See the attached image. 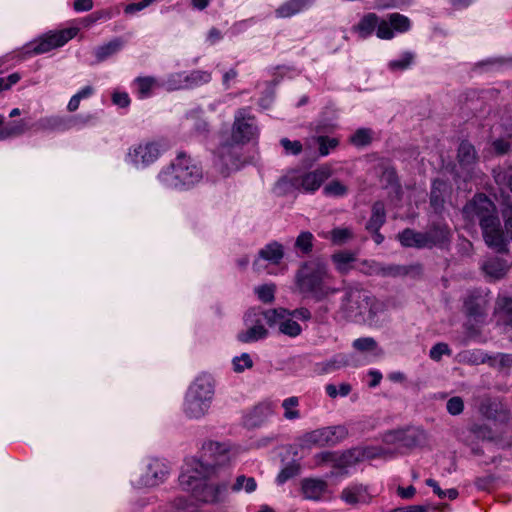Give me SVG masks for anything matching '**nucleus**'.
<instances>
[{
	"mask_svg": "<svg viewBox=\"0 0 512 512\" xmlns=\"http://www.w3.org/2000/svg\"><path fill=\"white\" fill-rule=\"evenodd\" d=\"M229 462L226 449L217 442H210L204 447L202 460L191 459L185 463L179 476L180 486L186 491H191L203 502H216L226 490L227 483L213 485L206 484L205 481L217 475L218 467Z\"/></svg>",
	"mask_w": 512,
	"mask_h": 512,
	"instance_id": "obj_1",
	"label": "nucleus"
},
{
	"mask_svg": "<svg viewBox=\"0 0 512 512\" xmlns=\"http://www.w3.org/2000/svg\"><path fill=\"white\" fill-rule=\"evenodd\" d=\"M463 214L470 221L478 220L482 228L486 244L497 251H510L503 232L500 229V222L496 215V208L493 202L485 195H476L463 208Z\"/></svg>",
	"mask_w": 512,
	"mask_h": 512,
	"instance_id": "obj_2",
	"label": "nucleus"
},
{
	"mask_svg": "<svg viewBox=\"0 0 512 512\" xmlns=\"http://www.w3.org/2000/svg\"><path fill=\"white\" fill-rule=\"evenodd\" d=\"M382 310V304L359 285H348L340 305L343 316L351 321H368Z\"/></svg>",
	"mask_w": 512,
	"mask_h": 512,
	"instance_id": "obj_3",
	"label": "nucleus"
},
{
	"mask_svg": "<svg viewBox=\"0 0 512 512\" xmlns=\"http://www.w3.org/2000/svg\"><path fill=\"white\" fill-rule=\"evenodd\" d=\"M202 177V169L190 157L183 154H180L158 175L159 181L168 188H188L200 182Z\"/></svg>",
	"mask_w": 512,
	"mask_h": 512,
	"instance_id": "obj_4",
	"label": "nucleus"
},
{
	"mask_svg": "<svg viewBox=\"0 0 512 512\" xmlns=\"http://www.w3.org/2000/svg\"><path fill=\"white\" fill-rule=\"evenodd\" d=\"M214 385L210 377L200 376L189 387L186 401L185 413L190 418L204 416L212 402Z\"/></svg>",
	"mask_w": 512,
	"mask_h": 512,
	"instance_id": "obj_5",
	"label": "nucleus"
},
{
	"mask_svg": "<svg viewBox=\"0 0 512 512\" xmlns=\"http://www.w3.org/2000/svg\"><path fill=\"white\" fill-rule=\"evenodd\" d=\"M328 177L329 171L326 169H317L308 173L292 171L276 183L275 191L279 195L287 194L294 190L314 192Z\"/></svg>",
	"mask_w": 512,
	"mask_h": 512,
	"instance_id": "obj_6",
	"label": "nucleus"
},
{
	"mask_svg": "<svg viewBox=\"0 0 512 512\" xmlns=\"http://www.w3.org/2000/svg\"><path fill=\"white\" fill-rule=\"evenodd\" d=\"M259 137V128L255 117L248 109H238L234 114L230 142L243 146L255 142Z\"/></svg>",
	"mask_w": 512,
	"mask_h": 512,
	"instance_id": "obj_7",
	"label": "nucleus"
},
{
	"mask_svg": "<svg viewBox=\"0 0 512 512\" xmlns=\"http://www.w3.org/2000/svg\"><path fill=\"white\" fill-rule=\"evenodd\" d=\"M269 318L268 310L256 308L248 310L244 316L246 330L238 334V340L243 343H250L264 339L268 335L264 323L269 325Z\"/></svg>",
	"mask_w": 512,
	"mask_h": 512,
	"instance_id": "obj_8",
	"label": "nucleus"
},
{
	"mask_svg": "<svg viewBox=\"0 0 512 512\" xmlns=\"http://www.w3.org/2000/svg\"><path fill=\"white\" fill-rule=\"evenodd\" d=\"M78 31V28L73 27L46 33L39 39L28 44L25 53L29 55L47 53L66 44L69 40L77 35Z\"/></svg>",
	"mask_w": 512,
	"mask_h": 512,
	"instance_id": "obj_9",
	"label": "nucleus"
},
{
	"mask_svg": "<svg viewBox=\"0 0 512 512\" xmlns=\"http://www.w3.org/2000/svg\"><path fill=\"white\" fill-rule=\"evenodd\" d=\"M323 279H332L327 265L321 260H312L298 270L296 285L301 292L308 293L314 285Z\"/></svg>",
	"mask_w": 512,
	"mask_h": 512,
	"instance_id": "obj_10",
	"label": "nucleus"
},
{
	"mask_svg": "<svg viewBox=\"0 0 512 512\" xmlns=\"http://www.w3.org/2000/svg\"><path fill=\"white\" fill-rule=\"evenodd\" d=\"M215 166L223 176L237 171L242 166L238 145L225 142L220 145L215 160Z\"/></svg>",
	"mask_w": 512,
	"mask_h": 512,
	"instance_id": "obj_11",
	"label": "nucleus"
},
{
	"mask_svg": "<svg viewBox=\"0 0 512 512\" xmlns=\"http://www.w3.org/2000/svg\"><path fill=\"white\" fill-rule=\"evenodd\" d=\"M269 326H278L279 332L289 337H297L302 328L285 308L268 309Z\"/></svg>",
	"mask_w": 512,
	"mask_h": 512,
	"instance_id": "obj_12",
	"label": "nucleus"
},
{
	"mask_svg": "<svg viewBox=\"0 0 512 512\" xmlns=\"http://www.w3.org/2000/svg\"><path fill=\"white\" fill-rule=\"evenodd\" d=\"M167 473L166 464L158 459H153L147 464L139 479L135 482V486L138 488L158 486L164 481Z\"/></svg>",
	"mask_w": 512,
	"mask_h": 512,
	"instance_id": "obj_13",
	"label": "nucleus"
},
{
	"mask_svg": "<svg viewBox=\"0 0 512 512\" xmlns=\"http://www.w3.org/2000/svg\"><path fill=\"white\" fill-rule=\"evenodd\" d=\"M160 155L159 146L154 142H142L129 149L128 160L136 166H147Z\"/></svg>",
	"mask_w": 512,
	"mask_h": 512,
	"instance_id": "obj_14",
	"label": "nucleus"
},
{
	"mask_svg": "<svg viewBox=\"0 0 512 512\" xmlns=\"http://www.w3.org/2000/svg\"><path fill=\"white\" fill-rule=\"evenodd\" d=\"M373 495L369 487L363 484H351L345 487L340 494V499L349 506L358 507L367 505L372 501Z\"/></svg>",
	"mask_w": 512,
	"mask_h": 512,
	"instance_id": "obj_15",
	"label": "nucleus"
},
{
	"mask_svg": "<svg viewBox=\"0 0 512 512\" xmlns=\"http://www.w3.org/2000/svg\"><path fill=\"white\" fill-rule=\"evenodd\" d=\"M284 256L283 247L277 242L267 244L258 253V258L253 262V270L257 273L267 269L266 262L270 264H278Z\"/></svg>",
	"mask_w": 512,
	"mask_h": 512,
	"instance_id": "obj_16",
	"label": "nucleus"
},
{
	"mask_svg": "<svg viewBox=\"0 0 512 512\" xmlns=\"http://www.w3.org/2000/svg\"><path fill=\"white\" fill-rule=\"evenodd\" d=\"M300 441L304 448L334 444L336 442L335 429L326 427L308 432L302 436Z\"/></svg>",
	"mask_w": 512,
	"mask_h": 512,
	"instance_id": "obj_17",
	"label": "nucleus"
},
{
	"mask_svg": "<svg viewBox=\"0 0 512 512\" xmlns=\"http://www.w3.org/2000/svg\"><path fill=\"white\" fill-rule=\"evenodd\" d=\"M426 440V434L422 430H411L407 432L397 431L386 434L387 443L400 442L403 446L413 447L422 444Z\"/></svg>",
	"mask_w": 512,
	"mask_h": 512,
	"instance_id": "obj_18",
	"label": "nucleus"
},
{
	"mask_svg": "<svg viewBox=\"0 0 512 512\" xmlns=\"http://www.w3.org/2000/svg\"><path fill=\"white\" fill-rule=\"evenodd\" d=\"M327 482L318 478H305L301 481V491L305 499L320 500L327 492Z\"/></svg>",
	"mask_w": 512,
	"mask_h": 512,
	"instance_id": "obj_19",
	"label": "nucleus"
},
{
	"mask_svg": "<svg viewBox=\"0 0 512 512\" xmlns=\"http://www.w3.org/2000/svg\"><path fill=\"white\" fill-rule=\"evenodd\" d=\"M312 1L313 0H288L276 9V16L279 18L291 17L308 7Z\"/></svg>",
	"mask_w": 512,
	"mask_h": 512,
	"instance_id": "obj_20",
	"label": "nucleus"
},
{
	"mask_svg": "<svg viewBox=\"0 0 512 512\" xmlns=\"http://www.w3.org/2000/svg\"><path fill=\"white\" fill-rule=\"evenodd\" d=\"M336 270L341 274H347L356 260V255L352 252L340 251L334 253L331 257Z\"/></svg>",
	"mask_w": 512,
	"mask_h": 512,
	"instance_id": "obj_21",
	"label": "nucleus"
},
{
	"mask_svg": "<svg viewBox=\"0 0 512 512\" xmlns=\"http://www.w3.org/2000/svg\"><path fill=\"white\" fill-rule=\"evenodd\" d=\"M337 292L338 289L331 284V279H323L314 285L308 293L311 294L315 300L323 301L329 299Z\"/></svg>",
	"mask_w": 512,
	"mask_h": 512,
	"instance_id": "obj_22",
	"label": "nucleus"
},
{
	"mask_svg": "<svg viewBox=\"0 0 512 512\" xmlns=\"http://www.w3.org/2000/svg\"><path fill=\"white\" fill-rule=\"evenodd\" d=\"M337 292L338 289L331 284V279H323L314 285L308 293L311 294L315 300L323 301L329 299Z\"/></svg>",
	"mask_w": 512,
	"mask_h": 512,
	"instance_id": "obj_23",
	"label": "nucleus"
},
{
	"mask_svg": "<svg viewBox=\"0 0 512 512\" xmlns=\"http://www.w3.org/2000/svg\"><path fill=\"white\" fill-rule=\"evenodd\" d=\"M337 292L338 289L331 284V279H323L314 285L308 293L311 294L315 300L323 301L329 299Z\"/></svg>",
	"mask_w": 512,
	"mask_h": 512,
	"instance_id": "obj_24",
	"label": "nucleus"
},
{
	"mask_svg": "<svg viewBox=\"0 0 512 512\" xmlns=\"http://www.w3.org/2000/svg\"><path fill=\"white\" fill-rule=\"evenodd\" d=\"M398 239L403 246L407 247H424L429 243V239L426 235L417 233L411 229H406L400 233Z\"/></svg>",
	"mask_w": 512,
	"mask_h": 512,
	"instance_id": "obj_25",
	"label": "nucleus"
},
{
	"mask_svg": "<svg viewBox=\"0 0 512 512\" xmlns=\"http://www.w3.org/2000/svg\"><path fill=\"white\" fill-rule=\"evenodd\" d=\"M323 237L329 239L334 245H343L353 239L354 233L351 228L337 227L324 234Z\"/></svg>",
	"mask_w": 512,
	"mask_h": 512,
	"instance_id": "obj_26",
	"label": "nucleus"
},
{
	"mask_svg": "<svg viewBox=\"0 0 512 512\" xmlns=\"http://www.w3.org/2000/svg\"><path fill=\"white\" fill-rule=\"evenodd\" d=\"M386 213L383 203L377 202L373 205L372 215L367 223V229L371 232L379 231L380 227L384 224Z\"/></svg>",
	"mask_w": 512,
	"mask_h": 512,
	"instance_id": "obj_27",
	"label": "nucleus"
},
{
	"mask_svg": "<svg viewBox=\"0 0 512 512\" xmlns=\"http://www.w3.org/2000/svg\"><path fill=\"white\" fill-rule=\"evenodd\" d=\"M184 79L186 89H192L210 82L211 74L207 71L194 70L190 73L184 72Z\"/></svg>",
	"mask_w": 512,
	"mask_h": 512,
	"instance_id": "obj_28",
	"label": "nucleus"
},
{
	"mask_svg": "<svg viewBox=\"0 0 512 512\" xmlns=\"http://www.w3.org/2000/svg\"><path fill=\"white\" fill-rule=\"evenodd\" d=\"M28 129L29 126L24 120L9 123L3 127V129H0V141L7 138L20 136L24 134Z\"/></svg>",
	"mask_w": 512,
	"mask_h": 512,
	"instance_id": "obj_29",
	"label": "nucleus"
},
{
	"mask_svg": "<svg viewBox=\"0 0 512 512\" xmlns=\"http://www.w3.org/2000/svg\"><path fill=\"white\" fill-rule=\"evenodd\" d=\"M274 412V405L271 401H264L256 405L251 411L254 424H260Z\"/></svg>",
	"mask_w": 512,
	"mask_h": 512,
	"instance_id": "obj_30",
	"label": "nucleus"
},
{
	"mask_svg": "<svg viewBox=\"0 0 512 512\" xmlns=\"http://www.w3.org/2000/svg\"><path fill=\"white\" fill-rule=\"evenodd\" d=\"M284 413L283 417L286 420H296L300 418V411L298 409L299 406V398L296 396H291L282 401L281 404Z\"/></svg>",
	"mask_w": 512,
	"mask_h": 512,
	"instance_id": "obj_31",
	"label": "nucleus"
},
{
	"mask_svg": "<svg viewBox=\"0 0 512 512\" xmlns=\"http://www.w3.org/2000/svg\"><path fill=\"white\" fill-rule=\"evenodd\" d=\"M483 270L490 277L499 279L505 275L507 265L499 259H491L484 263Z\"/></svg>",
	"mask_w": 512,
	"mask_h": 512,
	"instance_id": "obj_32",
	"label": "nucleus"
},
{
	"mask_svg": "<svg viewBox=\"0 0 512 512\" xmlns=\"http://www.w3.org/2000/svg\"><path fill=\"white\" fill-rule=\"evenodd\" d=\"M458 159L459 162L463 165L473 164L477 159L474 146L469 142H462L458 149Z\"/></svg>",
	"mask_w": 512,
	"mask_h": 512,
	"instance_id": "obj_33",
	"label": "nucleus"
},
{
	"mask_svg": "<svg viewBox=\"0 0 512 512\" xmlns=\"http://www.w3.org/2000/svg\"><path fill=\"white\" fill-rule=\"evenodd\" d=\"M122 46L123 41L117 38L103 46L98 47L95 51V55L99 61H103L107 57L119 51L122 48Z\"/></svg>",
	"mask_w": 512,
	"mask_h": 512,
	"instance_id": "obj_34",
	"label": "nucleus"
},
{
	"mask_svg": "<svg viewBox=\"0 0 512 512\" xmlns=\"http://www.w3.org/2000/svg\"><path fill=\"white\" fill-rule=\"evenodd\" d=\"M378 22V17L373 13H370L363 17V19L357 26V30L359 31L361 37L365 38L368 35H370L373 32V30L377 27Z\"/></svg>",
	"mask_w": 512,
	"mask_h": 512,
	"instance_id": "obj_35",
	"label": "nucleus"
},
{
	"mask_svg": "<svg viewBox=\"0 0 512 512\" xmlns=\"http://www.w3.org/2000/svg\"><path fill=\"white\" fill-rule=\"evenodd\" d=\"M348 192L347 186L339 180H332L323 188V193L329 197H341Z\"/></svg>",
	"mask_w": 512,
	"mask_h": 512,
	"instance_id": "obj_36",
	"label": "nucleus"
},
{
	"mask_svg": "<svg viewBox=\"0 0 512 512\" xmlns=\"http://www.w3.org/2000/svg\"><path fill=\"white\" fill-rule=\"evenodd\" d=\"M135 84L140 98H145L151 94L153 87L156 85V80L153 77H138Z\"/></svg>",
	"mask_w": 512,
	"mask_h": 512,
	"instance_id": "obj_37",
	"label": "nucleus"
},
{
	"mask_svg": "<svg viewBox=\"0 0 512 512\" xmlns=\"http://www.w3.org/2000/svg\"><path fill=\"white\" fill-rule=\"evenodd\" d=\"M372 136L373 132L370 129L361 128L351 136L350 141L357 147H363L370 144Z\"/></svg>",
	"mask_w": 512,
	"mask_h": 512,
	"instance_id": "obj_38",
	"label": "nucleus"
},
{
	"mask_svg": "<svg viewBox=\"0 0 512 512\" xmlns=\"http://www.w3.org/2000/svg\"><path fill=\"white\" fill-rule=\"evenodd\" d=\"M314 140L319 145V153L321 156L328 155L330 151L335 149L339 144L338 139L326 136H319L314 138Z\"/></svg>",
	"mask_w": 512,
	"mask_h": 512,
	"instance_id": "obj_39",
	"label": "nucleus"
},
{
	"mask_svg": "<svg viewBox=\"0 0 512 512\" xmlns=\"http://www.w3.org/2000/svg\"><path fill=\"white\" fill-rule=\"evenodd\" d=\"M257 487L256 481L252 477H245L243 475L238 476L235 483L232 486L234 492H239L244 489L247 493L255 491Z\"/></svg>",
	"mask_w": 512,
	"mask_h": 512,
	"instance_id": "obj_40",
	"label": "nucleus"
},
{
	"mask_svg": "<svg viewBox=\"0 0 512 512\" xmlns=\"http://www.w3.org/2000/svg\"><path fill=\"white\" fill-rule=\"evenodd\" d=\"M389 21L393 30L397 32H405L410 27L409 19L399 13H392L389 15Z\"/></svg>",
	"mask_w": 512,
	"mask_h": 512,
	"instance_id": "obj_41",
	"label": "nucleus"
},
{
	"mask_svg": "<svg viewBox=\"0 0 512 512\" xmlns=\"http://www.w3.org/2000/svg\"><path fill=\"white\" fill-rule=\"evenodd\" d=\"M275 289L274 284H264L257 286L254 291L262 302L271 303L274 300Z\"/></svg>",
	"mask_w": 512,
	"mask_h": 512,
	"instance_id": "obj_42",
	"label": "nucleus"
},
{
	"mask_svg": "<svg viewBox=\"0 0 512 512\" xmlns=\"http://www.w3.org/2000/svg\"><path fill=\"white\" fill-rule=\"evenodd\" d=\"M414 55L411 52H405L400 59L389 62L388 67L391 71H401L407 69L413 62Z\"/></svg>",
	"mask_w": 512,
	"mask_h": 512,
	"instance_id": "obj_43",
	"label": "nucleus"
},
{
	"mask_svg": "<svg viewBox=\"0 0 512 512\" xmlns=\"http://www.w3.org/2000/svg\"><path fill=\"white\" fill-rule=\"evenodd\" d=\"M62 124V119L57 116L43 117L38 120L37 127L39 130H55L58 129Z\"/></svg>",
	"mask_w": 512,
	"mask_h": 512,
	"instance_id": "obj_44",
	"label": "nucleus"
},
{
	"mask_svg": "<svg viewBox=\"0 0 512 512\" xmlns=\"http://www.w3.org/2000/svg\"><path fill=\"white\" fill-rule=\"evenodd\" d=\"M165 86L170 91L186 89L184 72L171 74L165 81Z\"/></svg>",
	"mask_w": 512,
	"mask_h": 512,
	"instance_id": "obj_45",
	"label": "nucleus"
},
{
	"mask_svg": "<svg viewBox=\"0 0 512 512\" xmlns=\"http://www.w3.org/2000/svg\"><path fill=\"white\" fill-rule=\"evenodd\" d=\"M325 390L331 398H336L338 396L345 397L351 392V385L348 383H341L339 386L328 384L325 387Z\"/></svg>",
	"mask_w": 512,
	"mask_h": 512,
	"instance_id": "obj_46",
	"label": "nucleus"
},
{
	"mask_svg": "<svg viewBox=\"0 0 512 512\" xmlns=\"http://www.w3.org/2000/svg\"><path fill=\"white\" fill-rule=\"evenodd\" d=\"M299 470H300V466L296 463H291V464L287 465L278 474L277 479H276L277 483L278 484L285 483L287 480L298 475Z\"/></svg>",
	"mask_w": 512,
	"mask_h": 512,
	"instance_id": "obj_47",
	"label": "nucleus"
},
{
	"mask_svg": "<svg viewBox=\"0 0 512 512\" xmlns=\"http://www.w3.org/2000/svg\"><path fill=\"white\" fill-rule=\"evenodd\" d=\"M353 347L361 352L374 351L377 348V343L371 337L358 338L354 340Z\"/></svg>",
	"mask_w": 512,
	"mask_h": 512,
	"instance_id": "obj_48",
	"label": "nucleus"
},
{
	"mask_svg": "<svg viewBox=\"0 0 512 512\" xmlns=\"http://www.w3.org/2000/svg\"><path fill=\"white\" fill-rule=\"evenodd\" d=\"M313 236L310 232H302L296 239V247L305 253H308L312 248Z\"/></svg>",
	"mask_w": 512,
	"mask_h": 512,
	"instance_id": "obj_49",
	"label": "nucleus"
},
{
	"mask_svg": "<svg viewBox=\"0 0 512 512\" xmlns=\"http://www.w3.org/2000/svg\"><path fill=\"white\" fill-rule=\"evenodd\" d=\"M446 408L449 414L459 415L463 412L464 402L461 397L455 396L447 401Z\"/></svg>",
	"mask_w": 512,
	"mask_h": 512,
	"instance_id": "obj_50",
	"label": "nucleus"
},
{
	"mask_svg": "<svg viewBox=\"0 0 512 512\" xmlns=\"http://www.w3.org/2000/svg\"><path fill=\"white\" fill-rule=\"evenodd\" d=\"M233 365H234V370L236 372H242L245 369L251 368L253 365V362H252V359L250 358L249 354L243 353L241 356L235 357L233 359Z\"/></svg>",
	"mask_w": 512,
	"mask_h": 512,
	"instance_id": "obj_51",
	"label": "nucleus"
},
{
	"mask_svg": "<svg viewBox=\"0 0 512 512\" xmlns=\"http://www.w3.org/2000/svg\"><path fill=\"white\" fill-rule=\"evenodd\" d=\"M377 37L380 39H391L394 36V30L390 24V21H381L378 22L377 30H376Z\"/></svg>",
	"mask_w": 512,
	"mask_h": 512,
	"instance_id": "obj_52",
	"label": "nucleus"
},
{
	"mask_svg": "<svg viewBox=\"0 0 512 512\" xmlns=\"http://www.w3.org/2000/svg\"><path fill=\"white\" fill-rule=\"evenodd\" d=\"M280 143L286 154L298 155L302 151V144L300 141H290L287 138H283Z\"/></svg>",
	"mask_w": 512,
	"mask_h": 512,
	"instance_id": "obj_53",
	"label": "nucleus"
},
{
	"mask_svg": "<svg viewBox=\"0 0 512 512\" xmlns=\"http://www.w3.org/2000/svg\"><path fill=\"white\" fill-rule=\"evenodd\" d=\"M381 263L374 260H364L361 263V271L368 275H379Z\"/></svg>",
	"mask_w": 512,
	"mask_h": 512,
	"instance_id": "obj_54",
	"label": "nucleus"
},
{
	"mask_svg": "<svg viewBox=\"0 0 512 512\" xmlns=\"http://www.w3.org/2000/svg\"><path fill=\"white\" fill-rule=\"evenodd\" d=\"M380 269L381 271L379 275L381 276H398L406 273V270L403 267L397 265L385 266L381 264Z\"/></svg>",
	"mask_w": 512,
	"mask_h": 512,
	"instance_id": "obj_55",
	"label": "nucleus"
},
{
	"mask_svg": "<svg viewBox=\"0 0 512 512\" xmlns=\"http://www.w3.org/2000/svg\"><path fill=\"white\" fill-rule=\"evenodd\" d=\"M348 365V358L346 355H337L333 360L326 363V372H330L335 369H339L343 366Z\"/></svg>",
	"mask_w": 512,
	"mask_h": 512,
	"instance_id": "obj_56",
	"label": "nucleus"
},
{
	"mask_svg": "<svg viewBox=\"0 0 512 512\" xmlns=\"http://www.w3.org/2000/svg\"><path fill=\"white\" fill-rule=\"evenodd\" d=\"M445 354H447V355L450 354V349H449L448 345L445 343H438V344L434 345L430 350V357L433 360H440L442 355H445Z\"/></svg>",
	"mask_w": 512,
	"mask_h": 512,
	"instance_id": "obj_57",
	"label": "nucleus"
},
{
	"mask_svg": "<svg viewBox=\"0 0 512 512\" xmlns=\"http://www.w3.org/2000/svg\"><path fill=\"white\" fill-rule=\"evenodd\" d=\"M113 103L120 107H127L130 103V99L127 93L115 92L112 97Z\"/></svg>",
	"mask_w": 512,
	"mask_h": 512,
	"instance_id": "obj_58",
	"label": "nucleus"
},
{
	"mask_svg": "<svg viewBox=\"0 0 512 512\" xmlns=\"http://www.w3.org/2000/svg\"><path fill=\"white\" fill-rule=\"evenodd\" d=\"M445 187V184L441 181H434L433 188L431 191V204L437 206L440 203L438 192Z\"/></svg>",
	"mask_w": 512,
	"mask_h": 512,
	"instance_id": "obj_59",
	"label": "nucleus"
},
{
	"mask_svg": "<svg viewBox=\"0 0 512 512\" xmlns=\"http://www.w3.org/2000/svg\"><path fill=\"white\" fill-rule=\"evenodd\" d=\"M93 7V0H75L73 8L77 12L89 11Z\"/></svg>",
	"mask_w": 512,
	"mask_h": 512,
	"instance_id": "obj_60",
	"label": "nucleus"
},
{
	"mask_svg": "<svg viewBox=\"0 0 512 512\" xmlns=\"http://www.w3.org/2000/svg\"><path fill=\"white\" fill-rule=\"evenodd\" d=\"M503 216L505 218V228L506 233L509 235L512 240V207H508L503 211Z\"/></svg>",
	"mask_w": 512,
	"mask_h": 512,
	"instance_id": "obj_61",
	"label": "nucleus"
},
{
	"mask_svg": "<svg viewBox=\"0 0 512 512\" xmlns=\"http://www.w3.org/2000/svg\"><path fill=\"white\" fill-rule=\"evenodd\" d=\"M154 0H143L139 3H133V4H129L126 6L125 8V12L126 13H133V12H136V11H140L144 8H146L147 6H149Z\"/></svg>",
	"mask_w": 512,
	"mask_h": 512,
	"instance_id": "obj_62",
	"label": "nucleus"
},
{
	"mask_svg": "<svg viewBox=\"0 0 512 512\" xmlns=\"http://www.w3.org/2000/svg\"><path fill=\"white\" fill-rule=\"evenodd\" d=\"M290 315L293 318L303 320V321H308L311 318V313L307 308H299V309L290 311Z\"/></svg>",
	"mask_w": 512,
	"mask_h": 512,
	"instance_id": "obj_63",
	"label": "nucleus"
},
{
	"mask_svg": "<svg viewBox=\"0 0 512 512\" xmlns=\"http://www.w3.org/2000/svg\"><path fill=\"white\" fill-rule=\"evenodd\" d=\"M493 148L498 154H504L509 150L510 145L506 140L497 139L493 142Z\"/></svg>",
	"mask_w": 512,
	"mask_h": 512,
	"instance_id": "obj_64",
	"label": "nucleus"
}]
</instances>
